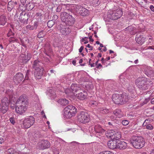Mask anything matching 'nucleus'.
Masks as SVG:
<instances>
[{
  "mask_svg": "<svg viewBox=\"0 0 154 154\" xmlns=\"http://www.w3.org/2000/svg\"><path fill=\"white\" fill-rule=\"evenodd\" d=\"M117 143L116 141L110 140L108 142L107 145L109 148L114 149L117 148Z\"/></svg>",
  "mask_w": 154,
  "mask_h": 154,
  "instance_id": "20",
  "label": "nucleus"
},
{
  "mask_svg": "<svg viewBox=\"0 0 154 154\" xmlns=\"http://www.w3.org/2000/svg\"><path fill=\"white\" fill-rule=\"evenodd\" d=\"M113 113L114 115L118 118H121L124 116L122 112L119 109H115L113 112Z\"/></svg>",
  "mask_w": 154,
  "mask_h": 154,
  "instance_id": "26",
  "label": "nucleus"
},
{
  "mask_svg": "<svg viewBox=\"0 0 154 154\" xmlns=\"http://www.w3.org/2000/svg\"><path fill=\"white\" fill-rule=\"evenodd\" d=\"M58 18V16L57 15H55L52 17V19L54 20H56Z\"/></svg>",
  "mask_w": 154,
  "mask_h": 154,
  "instance_id": "57",
  "label": "nucleus"
},
{
  "mask_svg": "<svg viewBox=\"0 0 154 154\" xmlns=\"http://www.w3.org/2000/svg\"><path fill=\"white\" fill-rule=\"evenodd\" d=\"M17 104L27 106L29 104L28 99L25 94L21 95L17 99Z\"/></svg>",
  "mask_w": 154,
  "mask_h": 154,
  "instance_id": "10",
  "label": "nucleus"
},
{
  "mask_svg": "<svg viewBox=\"0 0 154 154\" xmlns=\"http://www.w3.org/2000/svg\"><path fill=\"white\" fill-rule=\"evenodd\" d=\"M150 9H151V10L154 12V7L152 5H151L149 7Z\"/></svg>",
  "mask_w": 154,
  "mask_h": 154,
  "instance_id": "60",
  "label": "nucleus"
},
{
  "mask_svg": "<svg viewBox=\"0 0 154 154\" xmlns=\"http://www.w3.org/2000/svg\"><path fill=\"white\" fill-rule=\"evenodd\" d=\"M35 122V119L32 116H29L26 118L22 121V126L26 128H28L32 125Z\"/></svg>",
  "mask_w": 154,
  "mask_h": 154,
  "instance_id": "7",
  "label": "nucleus"
},
{
  "mask_svg": "<svg viewBox=\"0 0 154 154\" xmlns=\"http://www.w3.org/2000/svg\"><path fill=\"white\" fill-rule=\"evenodd\" d=\"M144 71L145 74L148 77H151L154 75V72L150 67L145 66Z\"/></svg>",
  "mask_w": 154,
  "mask_h": 154,
  "instance_id": "17",
  "label": "nucleus"
},
{
  "mask_svg": "<svg viewBox=\"0 0 154 154\" xmlns=\"http://www.w3.org/2000/svg\"><path fill=\"white\" fill-rule=\"evenodd\" d=\"M27 106L20 105L15 106V110L17 113L20 115H23L27 109Z\"/></svg>",
  "mask_w": 154,
  "mask_h": 154,
  "instance_id": "12",
  "label": "nucleus"
},
{
  "mask_svg": "<svg viewBox=\"0 0 154 154\" xmlns=\"http://www.w3.org/2000/svg\"><path fill=\"white\" fill-rule=\"evenodd\" d=\"M88 38V37H85L81 39V41L82 42H84V43L85 44L87 43L88 42V40L87 39Z\"/></svg>",
  "mask_w": 154,
  "mask_h": 154,
  "instance_id": "50",
  "label": "nucleus"
},
{
  "mask_svg": "<svg viewBox=\"0 0 154 154\" xmlns=\"http://www.w3.org/2000/svg\"><path fill=\"white\" fill-rule=\"evenodd\" d=\"M71 89L72 91L69 89H66L65 91V93L68 96H72L73 93L76 92L78 91L81 89V88L79 85L75 84H72L71 86Z\"/></svg>",
  "mask_w": 154,
  "mask_h": 154,
  "instance_id": "9",
  "label": "nucleus"
},
{
  "mask_svg": "<svg viewBox=\"0 0 154 154\" xmlns=\"http://www.w3.org/2000/svg\"><path fill=\"white\" fill-rule=\"evenodd\" d=\"M99 154H114V153L109 151H106L101 152Z\"/></svg>",
  "mask_w": 154,
  "mask_h": 154,
  "instance_id": "47",
  "label": "nucleus"
},
{
  "mask_svg": "<svg viewBox=\"0 0 154 154\" xmlns=\"http://www.w3.org/2000/svg\"><path fill=\"white\" fill-rule=\"evenodd\" d=\"M115 12L116 13V17H117V19L120 18L123 14L122 11L120 10L115 11Z\"/></svg>",
  "mask_w": 154,
  "mask_h": 154,
  "instance_id": "37",
  "label": "nucleus"
},
{
  "mask_svg": "<svg viewBox=\"0 0 154 154\" xmlns=\"http://www.w3.org/2000/svg\"><path fill=\"white\" fill-rule=\"evenodd\" d=\"M138 3L141 5V7L146 9L147 7L146 5L149 2L147 0H137Z\"/></svg>",
  "mask_w": 154,
  "mask_h": 154,
  "instance_id": "25",
  "label": "nucleus"
},
{
  "mask_svg": "<svg viewBox=\"0 0 154 154\" xmlns=\"http://www.w3.org/2000/svg\"><path fill=\"white\" fill-rule=\"evenodd\" d=\"M17 40V39L16 38L14 37H11L9 38V41L10 42L12 43L16 41Z\"/></svg>",
  "mask_w": 154,
  "mask_h": 154,
  "instance_id": "48",
  "label": "nucleus"
},
{
  "mask_svg": "<svg viewBox=\"0 0 154 154\" xmlns=\"http://www.w3.org/2000/svg\"><path fill=\"white\" fill-rule=\"evenodd\" d=\"M2 104L9 105L10 101L7 97H5L2 100Z\"/></svg>",
  "mask_w": 154,
  "mask_h": 154,
  "instance_id": "35",
  "label": "nucleus"
},
{
  "mask_svg": "<svg viewBox=\"0 0 154 154\" xmlns=\"http://www.w3.org/2000/svg\"><path fill=\"white\" fill-rule=\"evenodd\" d=\"M26 28L27 29H29L30 30H33L34 29L33 26H31V25H28L26 26Z\"/></svg>",
  "mask_w": 154,
  "mask_h": 154,
  "instance_id": "53",
  "label": "nucleus"
},
{
  "mask_svg": "<svg viewBox=\"0 0 154 154\" xmlns=\"http://www.w3.org/2000/svg\"><path fill=\"white\" fill-rule=\"evenodd\" d=\"M11 2H9L8 6V11H11L13 9V7L12 5H11Z\"/></svg>",
  "mask_w": 154,
  "mask_h": 154,
  "instance_id": "42",
  "label": "nucleus"
},
{
  "mask_svg": "<svg viewBox=\"0 0 154 154\" xmlns=\"http://www.w3.org/2000/svg\"><path fill=\"white\" fill-rule=\"evenodd\" d=\"M128 100V96L124 94H114L112 96V101L116 104H123L127 102Z\"/></svg>",
  "mask_w": 154,
  "mask_h": 154,
  "instance_id": "3",
  "label": "nucleus"
},
{
  "mask_svg": "<svg viewBox=\"0 0 154 154\" xmlns=\"http://www.w3.org/2000/svg\"><path fill=\"white\" fill-rule=\"evenodd\" d=\"M89 115L87 112L81 111L78 115V120L81 123H85L89 122L90 120Z\"/></svg>",
  "mask_w": 154,
  "mask_h": 154,
  "instance_id": "6",
  "label": "nucleus"
},
{
  "mask_svg": "<svg viewBox=\"0 0 154 154\" xmlns=\"http://www.w3.org/2000/svg\"><path fill=\"white\" fill-rule=\"evenodd\" d=\"M30 4V3H29V4H27L26 6L27 8L28 9V10H31L33 9V7L32 5V6H31V5Z\"/></svg>",
  "mask_w": 154,
  "mask_h": 154,
  "instance_id": "51",
  "label": "nucleus"
},
{
  "mask_svg": "<svg viewBox=\"0 0 154 154\" xmlns=\"http://www.w3.org/2000/svg\"><path fill=\"white\" fill-rule=\"evenodd\" d=\"M36 16L37 17H38L40 20L42 18V17H43V15L41 13H37L36 14Z\"/></svg>",
  "mask_w": 154,
  "mask_h": 154,
  "instance_id": "46",
  "label": "nucleus"
},
{
  "mask_svg": "<svg viewBox=\"0 0 154 154\" xmlns=\"http://www.w3.org/2000/svg\"><path fill=\"white\" fill-rule=\"evenodd\" d=\"M39 23L37 21H35L34 23V25H33L34 29H36Z\"/></svg>",
  "mask_w": 154,
  "mask_h": 154,
  "instance_id": "54",
  "label": "nucleus"
},
{
  "mask_svg": "<svg viewBox=\"0 0 154 154\" xmlns=\"http://www.w3.org/2000/svg\"><path fill=\"white\" fill-rule=\"evenodd\" d=\"M58 102L62 106H66L69 103L68 100L64 98H62L59 99Z\"/></svg>",
  "mask_w": 154,
  "mask_h": 154,
  "instance_id": "32",
  "label": "nucleus"
},
{
  "mask_svg": "<svg viewBox=\"0 0 154 154\" xmlns=\"http://www.w3.org/2000/svg\"><path fill=\"white\" fill-rule=\"evenodd\" d=\"M59 29L62 34L65 35L68 34L71 32L69 29L66 28L65 26L62 24L60 25Z\"/></svg>",
  "mask_w": 154,
  "mask_h": 154,
  "instance_id": "16",
  "label": "nucleus"
},
{
  "mask_svg": "<svg viewBox=\"0 0 154 154\" xmlns=\"http://www.w3.org/2000/svg\"><path fill=\"white\" fill-rule=\"evenodd\" d=\"M30 72V70H28L26 71V73L25 77V78L24 80H27L29 78V72Z\"/></svg>",
  "mask_w": 154,
  "mask_h": 154,
  "instance_id": "45",
  "label": "nucleus"
},
{
  "mask_svg": "<svg viewBox=\"0 0 154 154\" xmlns=\"http://www.w3.org/2000/svg\"><path fill=\"white\" fill-rule=\"evenodd\" d=\"M40 133L38 131H35L32 134L34 138L38 137L40 136Z\"/></svg>",
  "mask_w": 154,
  "mask_h": 154,
  "instance_id": "39",
  "label": "nucleus"
},
{
  "mask_svg": "<svg viewBox=\"0 0 154 154\" xmlns=\"http://www.w3.org/2000/svg\"><path fill=\"white\" fill-rule=\"evenodd\" d=\"M7 22V18L5 16H2L0 17V25H4Z\"/></svg>",
  "mask_w": 154,
  "mask_h": 154,
  "instance_id": "36",
  "label": "nucleus"
},
{
  "mask_svg": "<svg viewBox=\"0 0 154 154\" xmlns=\"http://www.w3.org/2000/svg\"><path fill=\"white\" fill-rule=\"evenodd\" d=\"M31 55L29 53L27 54V58L26 59V60H29L31 58Z\"/></svg>",
  "mask_w": 154,
  "mask_h": 154,
  "instance_id": "56",
  "label": "nucleus"
},
{
  "mask_svg": "<svg viewBox=\"0 0 154 154\" xmlns=\"http://www.w3.org/2000/svg\"><path fill=\"white\" fill-rule=\"evenodd\" d=\"M54 22L53 20H50L48 22L47 26L49 28H51L54 25Z\"/></svg>",
  "mask_w": 154,
  "mask_h": 154,
  "instance_id": "40",
  "label": "nucleus"
},
{
  "mask_svg": "<svg viewBox=\"0 0 154 154\" xmlns=\"http://www.w3.org/2000/svg\"><path fill=\"white\" fill-rule=\"evenodd\" d=\"M88 9L82 7L80 8L79 14L82 16H85L88 14Z\"/></svg>",
  "mask_w": 154,
  "mask_h": 154,
  "instance_id": "29",
  "label": "nucleus"
},
{
  "mask_svg": "<svg viewBox=\"0 0 154 154\" xmlns=\"http://www.w3.org/2000/svg\"><path fill=\"white\" fill-rule=\"evenodd\" d=\"M108 125L111 127V126H113L115 125V123L113 122H109L108 123Z\"/></svg>",
  "mask_w": 154,
  "mask_h": 154,
  "instance_id": "55",
  "label": "nucleus"
},
{
  "mask_svg": "<svg viewBox=\"0 0 154 154\" xmlns=\"http://www.w3.org/2000/svg\"><path fill=\"white\" fill-rule=\"evenodd\" d=\"M90 41L91 42H93L94 41V40L93 39H92V36L91 35H90L89 38Z\"/></svg>",
  "mask_w": 154,
  "mask_h": 154,
  "instance_id": "64",
  "label": "nucleus"
},
{
  "mask_svg": "<svg viewBox=\"0 0 154 154\" xmlns=\"http://www.w3.org/2000/svg\"><path fill=\"white\" fill-rule=\"evenodd\" d=\"M106 135L107 137L118 139L120 138L121 137L120 132L114 131L112 129L108 130L106 132Z\"/></svg>",
  "mask_w": 154,
  "mask_h": 154,
  "instance_id": "8",
  "label": "nucleus"
},
{
  "mask_svg": "<svg viewBox=\"0 0 154 154\" xmlns=\"http://www.w3.org/2000/svg\"><path fill=\"white\" fill-rule=\"evenodd\" d=\"M9 120L11 122L13 125L15 123V119L14 117H11L10 118Z\"/></svg>",
  "mask_w": 154,
  "mask_h": 154,
  "instance_id": "52",
  "label": "nucleus"
},
{
  "mask_svg": "<svg viewBox=\"0 0 154 154\" xmlns=\"http://www.w3.org/2000/svg\"><path fill=\"white\" fill-rule=\"evenodd\" d=\"M43 68L41 67L35 70L34 75L36 79H39L41 78L43 74Z\"/></svg>",
  "mask_w": 154,
  "mask_h": 154,
  "instance_id": "13",
  "label": "nucleus"
},
{
  "mask_svg": "<svg viewBox=\"0 0 154 154\" xmlns=\"http://www.w3.org/2000/svg\"><path fill=\"white\" fill-rule=\"evenodd\" d=\"M145 143L144 139L140 136L135 137L130 141L131 144L135 148L138 149L143 147Z\"/></svg>",
  "mask_w": 154,
  "mask_h": 154,
  "instance_id": "4",
  "label": "nucleus"
},
{
  "mask_svg": "<svg viewBox=\"0 0 154 154\" xmlns=\"http://www.w3.org/2000/svg\"><path fill=\"white\" fill-rule=\"evenodd\" d=\"M128 89L129 92H132L134 90V87L133 85H131L128 87Z\"/></svg>",
  "mask_w": 154,
  "mask_h": 154,
  "instance_id": "41",
  "label": "nucleus"
},
{
  "mask_svg": "<svg viewBox=\"0 0 154 154\" xmlns=\"http://www.w3.org/2000/svg\"><path fill=\"white\" fill-rule=\"evenodd\" d=\"M137 42L139 44H142L145 42V38L140 35H137L135 38Z\"/></svg>",
  "mask_w": 154,
  "mask_h": 154,
  "instance_id": "19",
  "label": "nucleus"
},
{
  "mask_svg": "<svg viewBox=\"0 0 154 154\" xmlns=\"http://www.w3.org/2000/svg\"><path fill=\"white\" fill-rule=\"evenodd\" d=\"M150 120L149 119H146L144 123H143V125H144L145 126H146V128L149 130H152L153 129V127L152 125L150 124H147V122L149 121Z\"/></svg>",
  "mask_w": 154,
  "mask_h": 154,
  "instance_id": "33",
  "label": "nucleus"
},
{
  "mask_svg": "<svg viewBox=\"0 0 154 154\" xmlns=\"http://www.w3.org/2000/svg\"><path fill=\"white\" fill-rule=\"evenodd\" d=\"M47 91L48 92V94L51 99H54L56 97V95L54 91L50 89H48Z\"/></svg>",
  "mask_w": 154,
  "mask_h": 154,
  "instance_id": "28",
  "label": "nucleus"
},
{
  "mask_svg": "<svg viewBox=\"0 0 154 154\" xmlns=\"http://www.w3.org/2000/svg\"><path fill=\"white\" fill-rule=\"evenodd\" d=\"M149 43L150 44V45H151V43L152 42V38H151V36H150L149 37Z\"/></svg>",
  "mask_w": 154,
  "mask_h": 154,
  "instance_id": "59",
  "label": "nucleus"
},
{
  "mask_svg": "<svg viewBox=\"0 0 154 154\" xmlns=\"http://www.w3.org/2000/svg\"><path fill=\"white\" fill-rule=\"evenodd\" d=\"M86 47H87L88 48H90L89 49L90 50H92L93 49V47H92L91 46H90L89 44H88L87 45H86Z\"/></svg>",
  "mask_w": 154,
  "mask_h": 154,
  "instance_id": "58",
  "label": "nucleus"
},
{
  "mask_svg": "<svg viewBox=\"0 0 154 154\" xmlns=\"http://www.w3.org/2000/svg\"><path fill=\"white\" fill-rule=\"evenodd\" d=\"M87 95V92L85 91H83L82 92H80L76 94L77 98L81 100H83L85 99Z\"/></svg>",
  "mask_w": 154,
  "mask_h": 154,
  "instance_id": "23",
  "label": "nucleus"
},
{
  "mask_svg": "<svg viewBox=\"0 0 154 154\" xmlns=\"http://www.w3.org/2000/svg\"><path fill=\"white\" fill-rule=\"evenodd\" d=\"M42 63L38 60H35L33 62L32 67L35 69V70L37 69H39L40 67L43 68L42 66Z\"/></svg>",
  "mask_w": 154,
  "mask_h": 154,
  "instance_id": "21",
  "label": "nucleus"
},
{
  "mask_svg": "<svg viewBox=\"0 0 154 154\" xmlns=\"http://www.w3.org/2000/svg\"><path fill=\"white\" fill-rule=\"evenodd\" d=\"M4 142L3 139L2 137H0V144H2Z\"/></svg>",
  "mask_w": 154,
  "mask_h": 154,
  "instance_id": "63",
  "label": "nucleus"
},
{
  "mask_svg": "<svg viewBox=\"0 0 154 154\" xmlns=\"http://www.w3.org/2000/svg\"><path fill=\"white\" fill-rule=\"evenodd\" d=\"M19 19L23 23L27 24L28 20V15L22 12L20 14Z\"/></svg>",
  "mask_w": 154,
  "mask_h": 154,
  "instance_id": "14",
  "label": "nucleus"
},
{
  "mask_svg": "<svg viewBox=\"0 0 154 154\" xmlns=\"http://www.w3.org/2000/svg\"><path fill=\"white\" fill-rule=\"evenodd\" d=\"M68 5L62 4L61 6H59L57 7L56 9V11L57 12H60L63 8V9H65V11L68 10L69 9L66 8L67 6Z\"/></svg>",
  "mask_w": 154,
  "mask_h": 154,
  "instance_id": "34",
  "label": "nucleus"
},
{
  "mask_svg": "<svg viewBox=\"0 0 154 154\" xmlns=\"http://www.w3.org/2000/svg\"><path fill=\"white\" fill-rule=\"evenodd\" d=\"M60 16L62 21L65 23L66 25L71 26L75 23L74 18L67 12H61Z\"/></svg>",
  "mask_w": 154,
  "mask_h": 154,
  "instance_id": "2",
  "label": "nucleus"
},
{
  "mask_svg": "<svg viewBox=\"0 0 154 154\" xmlns=\"http://www.w3.org/2000/svg\"><path fill=\"white\" fill-rule=\"evenodd\" d=\"M23 78V74L21 73H18L14 76L13 80L14 82L17 84L21 82Z\"/></svg>",
  "mask_w": 154,
  "mask_h": 154,
  "instance_id": "15",
  "label": "nucleus"
},
{
  "mask_svg": "<svg viewBox=\"0 0 154 154\" xmlns=\"http://www.w3.org/2000/svg\"><path fill=\"white\" fill-rule=\"evenodd\" d=\"M21 3L24 5L26 2V0H20Z\"/></svg>",
  "mask_w": 154,
  "mask_h": 154,
  "instance_id": "61",
  "label": "nucleus"
},
{
  "mask_svg": "<svg viewBox=\"0 0 154 154\" xmlns=\"http://www.w3.org/2000/svg\"><path fill=\"white\" fill-rule=\"evenodd\" d=\"M94 131L96 133H102L105 132V130L99 125L94 126Z\"/></svg>",
  "mask_w": 154,
  "mask_h": 154,
  "instance_id": "22",
  "label": "nucleus"
},
{
  "mask_svg": "<svg viewBox=\"0 0 154 154\" xmlns=\"http://www.w3.org/2000/svg\"><path fill=\"white\" fill-rule=\"evenodd\" d=\"M9 105L2 104V106L0 107V113L3 114L6 113L8 109Z\"/></svg>",
  "mask_w": 154,
  "mask_h": 154,
  "instance_id": "27",
  "label": "nucleus"
},
{
  "mask_svg": "<svg viewBox=\"0 0 154 154\" xmlns=\"http://www.w3.org/2000/svg\"><path fill=\"white\" fill-rule=\"evenodd\" d=\"M50 143L47 140H41L38 143L36 148L39 149H44L50 146Z\"/></svg>",
  "mask_w": 154,
  "mask_h": 154,
  "instance_id": "11",
  "label": "nucleus"
},
{
  "mask_svg": "<svg viewBox=\"0 0 154 154\" xmlns=\"http://www.w3.org/2000/svg\"><path fill=\"white\" fill-rule=\"evenodd\" d=\"M77 110L74 106L68 105L64 109V116L67 119L75 115Z\"/></svg>",
  "mask_w": 154,
  "mask_h": 154,
  "instance_id": "5",
  "label": "nucleus"
},
{
  "mask_svg": "<svg viewBox=\"0 0 154 154\" xmlns=\"http://www.w3.org/2000/svg\"><path fill=\"white\" fill-rule=\"evenodd\" d=\"M116 13L115 12V11H109L108 12L107 15V18L108 19L107 20L108 21L109 19L112 20H117V17H116Z\"/></svg>",
  "mask_w": 154,
  "mask_h": 154,
  "instance_id": "18",
  "label": "nucleus"
},
{
  "mask_svg": "<svg viewBox=\"0 0 154 154\" xmlns=\"http://www.w3.org/2000/svg\"><path fill=\"white\" fill-rule=\"evenodd\" d=\"M98 103L96 101H90L89 102V105L90 106L94 107L97 106Z\"/></svg>",
  "mask_w": 154,
  "mask_h": 154,
  "instance_id": "38",
  "label": "nucleus"
},
{
  "mask_svg": "<svg viewBox=\"0 0 154 154\" xmlns=\"http://www.w3.org/2000/svg\"><path fill=\"white\" fill-rule=\"evenodd\" d=\"M83 49H84V47L83 46H82L80 48H79V52L80 53L82 52V51Z\"/></svg>",
  "mask_w": 154,
  "mask_h": 154,
  "instance_id": "62",
  "label": "nucleus"
},
{
  "mask_svg": "<svg viewBox=\"0 0 154 154\" xmlns=\"http://www.w3.org/2000/svg\"><path fill=\"white\" fill-rule=\"evenodd\" d=\"M127 146V143L123 141H120L117 143V148L120 149H125Z\"/></svg>",
  "mask_w": 154,
  "mask_h": 154,
  "instance_id": "24",
  "label": "nucleus"
},
{
  "mask_svg": "<svg viewBox=\"0 0 154 154\" xmlns=\"http://www.w3.org/2000/svg\"><path fill=\"white\" fill-rule=\"evenodd\" d=\"M125 31L128 32L131 34H134L136 33L135 28L132 26H130L125 29Z\"/></svg>",
  "mask_w": 154,
  "mask_h": 154,
  "instance_id": "30",
  "label": "nucleus"
},
{
  "mask_svg": "<svg viewBox=\"0 0 154 154\" xmlns=\"http://www.w3.org/2000/svg\"><path fill=\"white\" fill-rule=\"evenodd\" d=\"M82 7V6H76L75 8V12L77 14H79V12L80 11V8H81V7Z\"/></svg>",
  "mask_w": 154,
  "mask_h": 154,
  "instance_id": "44",
  "label": "nucleus"
},
{
  "mask_svg": "<svg viewBox=\"0 0 154 154\" xmlns=\"http://www.w3.org/2000/svg\"><path fill=\"white\" fill-rule=\"evenodd\" d=\"M147 80L146 78L139 77L135 81L137 87L141 90H147L150 87L152 82Z\"/></svg>",
  "mask_w": 154,
  "mask_h": 154,
  "instance_id": "1",
  "label": "nucleus"
},
{
  "mask_svg": "<svg viewBox=\"0 0 154 154\" xmlns=\"http://www.w3.org/2000/svg\"><path fill=\"white\" fill-rule=\"evenodd\" d=\"M97 110L98 112L103 114H106L109 112V109L105 107L99 108Z\"/></svg>",
  "mask_w": 154,
  "mask_h": 154,
  "instance_id": "31",
  "label": "nucleus"
},
{
  "mask_svg": "<svg viewBox=\"0 0 154 154\" xmlns=\"http://www.w3.org/2000/svg\"><path fill=\"white\" fill-rule=\"evenodd\" d=\"M45 35L43 31L40 32L38 35V37L39 38H41L43 37Z\"/></svg>",
  "mask_w": 154,
  "mask_h": 154,
  "instance_id": "43",
  "label": "nucleus"
},
{
  "mask_svg": "<svg viewBox=\"0 0 154 154\" xmlns=\"http://www.w3.org/2000/svg\"><path fill=\"white\" fill-rule=\"evenodd\" d=\"M122 123L123 125L126 126L129 124V122L127 120H124L122 121Z\"/></svg>",
  "mask_w": 154,
  "mask_h": 154,
  "instance_id": "49",
  "label": "nucleus"
}]
</instances>
